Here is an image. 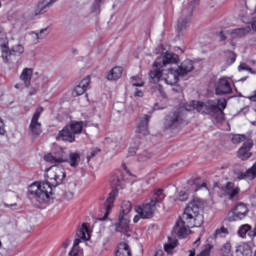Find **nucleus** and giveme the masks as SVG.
<instances>
[{
  "mask_svg": "<svg viewBox=\"0 0 256 256\" xmlns=\"http://www.w3.org/2000/svg\"><path fill=\"white\" fill-rule=\"evenodd\" d=\"M28 135L32 139H35V137H39V135H41V129H29L28 130Z\"/></svg>",
  "mask_w": 256,
  "mask_h": 256,
  "instance_id": "79ce46f5",
  "label": "nucleus"
},
{
  "mask_svg": "<svg viewBox=\"0 0 256 256\" xmlns=\"http://www.w3.org/2000/svg\"><path fill=\"white\" fill-rule=\"evenodd\" d=\"M177 247V241H174L173 243H168L164 245V249L165 251H167V253H169V251H173V249Z\"/></svg>",
  "mask_w": 256,
  "mask_h": 256,
  "instance_id": "a18cd8bd",
  "label": "nucleus"
},
{
  "mask_svg": "<svg viewBox=\"0 0 256 256\" xmlns=\"http://www.w3.org/2000/svg\"><path fill=\"white\" fill-rule=\"evenodd\" d=\"M38 89L36 87H31L29 89V95H37Z\"/></svg>",
  "mask_w": 256,
  "mask_h": 256,
  "instance_id": "603ef678",
  "label": "nucleus"
},
{
  "mask_svg": "<svg viewBox=\"0 0 256 256\" xmlns=\"http://www.w3.org/2000/svg\"><path fill=\"white\" fill-rule=\"evenodd\" d=\"M158 91L159 93H161V95H165V93L163 92V87H161V85H158Z\"/></svg>",
  "mask_w": 256,
  "mask_h": 256,
  "instance_id": "052dcab7",
  "label": "nucleus"
},
{
  "mask_svg": "<svg viewBox=\"0 0 256 256\" xmlns=\"http://www.w3.org/2000/svg\"><path fill=\"white\" fill-rule=\"evenodd\" d=\"M121 75H123V68L114 67L107 74L106 78L108 79V81H117V79H121Z\"/></svg>",
  "mask_w": 256,
  "mask_h": 256,
  "instance_id": "393cba45",
  "label": "nucleus"
},
{
  "mask_svg": "<svg viewBox=\"0 0 256 256\" xmlns=\"http://www.w3.org/2000/svg\"><path fill=\"white\" fill-rule=\"evenodd\" d=\"M188 256H195V249L189 250V255Z\"/></svg>",
  "mask_w": 256,
  "mask_h": 256,
  "instance_id": "0e129e2a",
  "label": "nucleus"
},
{
  "mask_svg": "<svg viewBox=\"0 0 256 256\" xmlns=\"http://www.w3.org/2000/svg\"><path fill=\"white\" fill-rule=\"evenodd\" d=\"M76 238L74 240V248H77L79 246V243H81V239L84 241H89L91 239V235L89 234V228H87V225L83 224L81 228L77 231Z\"/></svg>",
  "mask_w": 256,
  "mask_h": 256,
  "instance_id": "dca6fc26",
  "label": "nucleus"
},
{
  "mask_svg": "<svg viewBox=\"0 0 256 256\" xmlns=\"http://www.w3.org/2000/svg\"><path fill=\"white\" fill-rule=\"evenodd\" d=\"M229 233V231L227 230V228L225 227H221L220 229H217L215 231V237H225V235H227Z\"/></svg>",
  "mask_w": 256,
  "mask_h": 256,
  "instance_id": "a19ab883",
  "label": "nucleus"
},
{
  "mask_svg": "<svg viewBox=\"0 0 256 256\" xmlns=\"http://www.w3.org/2000/svg\"><path fill=\"white\" fill-rule=\"evenodd\" d=\"M238 235L242 237V239H245V237H253L251 232V225L244 224L242 225L238 230Z\"/></svg>",
  "mask_w": 256,
  "mask_h": 256,
  "instance_id": "c85d7f7f",
  "label": "nucleus"
},
{
  "mask_svg": "<svg viewBox=\"0 0 256 256\" xmlns=\"http://www.w3.org/2000/svg\"><path fill=\"white\" fill-rule=\"evenodd\" d=\"M180 77L181 74L177 69L169 68L168 70H163V79L167 85H175Z\"/></svg>",
  "mask_w": 256,
  "mask_h": 256,
  "instance_id": "4468645a",
  "label": "nucleus"
},
{
  "mask_svg": "<svg viewBox=\"0 0 256 256\" xmlns=\"http://www.w3.org/2000/svg\"><path fill=\"white\" fill-rule=\"evenodd\" d=\"M251 149H253V140H248L243 143L242 147L238 150V158L241 161H247V159L251 158Z\"/></svg>",
  "mask_w": 256,
  "mask_h": 256,
  "instance_id": "2eb2a0df",
  "label": "nucleus"
},
{
  "mask_svg": "<svg viewBox=\"0 0 256 256\" xmlns=\"http://www.w3.org/2000/svg\"><path fill=\"white\" fill-rule=\"evenodd\" d=\"M5 133H7L5 129H0V135H5Z\"/></svg>",
  "mask_w": 256,
  "mask_h": 256,
  "instance_id": "338daca9",
  "label": "nucleus"
},
{
  "mask_svg": "<svg viewBox=\"0 0 256 256\" xmlns=\"http://www.w3.org/2000/svg\"><path fill=\"white\" fill-rule=\"evenodd\" d=\"M222 191L230 201H233V199H237L239 197V193H241V188L239 186H236L233 182H227L225 187L222 188Z\"/></svg>",
  "mask_w": 256,
  "mask_h": 256,
  "instance_id": "f8f14e48",
  "label": "nucleus"
},
{
  "mask_svg": "<svg viewBox=\"0 0 256 256\" xmlns=\"http://www.w3.org/2000/svg\"><path fill=\"white\" fill-rule=\"evenodd\" d=\"M101 5H103V0H95L91 6V12L99 15L101 13Z\"/></svg>",
  "mask_w": 256,
  "mask_h": 256,
  "instance_id": "72a5a7b5",
  "label": "nucleus"
},
{
  "mask_svg": "<svg viewBox=\"0 0 256 256\" xmlns=\"http://www.w3.org/2000/svg\"><path fill=\"white\" fill-rule=\"evenodd\" d=\"M0 49L4 63H9L13 57V51L9 49V40H7V37L0 38Z\"/></svg>",
  "mask_w": 256,
  "mask_h": 256,
  "instance_id": "ddd939ff",
  "label": "nucleus"
},
{
  "mask_svg": "<svg viewBox=\"0 0 256 256\" xmlns=\"http://www.w3.org/2000/svg\"><path fill=\"white\" fill-rule=\"evenodd\" d=\"M149 127V116L145 115L137 120L138 129H147Z\"/></svg>",
  "mask_w": 256,
  "mask_h": 256,
  "instance_id": "473e14b6",
  "label": "nucleus"
},
{
  "mask_svg": "<svg viewBox=\"0 0 256 256\" xmlns=\"http://www.w3.org/2000/svg\"><path fill=\"white\" fill-rule=\"evenodd\" d=\"M138 133H143V135H147L148 130L147 129H142V130H139Z\"/></svg>",
  "mask_w": 256,
  "mask_h": 256,
  "instance_id": "e2e57ef3",
  "label": "nucleus"
},
{
  "mask_svg": "<svg viewBox=\"0 0 256 256\" xmlns=\"http://www.w3.org/2000/svg\"><path fill=\"white\" fill-rule=\"evenodd\" d=\"M31 79H33V69L24 68L20 74V81H23L25 87H31Z\"/></svg>",
  "mask_w": 256,
  "mask_h": 256,
  "instance_id": "4be33fe9",
  "label": "nucleus"
},
{
  "mask_svg": "<svg viewBox=\"0 0 256 256\" xmlns=\"http://www.w3.org/2000/svg\"><path fill=\"white\" fill-rule=\"evenodd\" d=\"M226 57V65L229 67L230 65H233L235 61L237 60V54L235 52L228 50L225 52Z\"/></svg>",
  "mask_w": 256,
  "mask_h": 256,
  "instance_id": "2f4dec72",
  "label": "nucleus"
},
{
  "mask_svg": "<svg viewBox=\"0 0 256 256\" xmlns=\"http://www.w3.org/2000/svg\"><path fill=\"white\" fill-rule=\"evenodd\" d=\"M251 101H256V90L254 91V95L250 96Z\"/></svg>",
  "mask_w": 256,
  "mask_h": 256,
  "instance_id": "680f3d73",
  "label": "nucleus"
},
{
  "mask_svg": "<svg viewBox=\"0 0 256 256\" xmlns=\"http://www.w3.org/2000/svg\"><path fill=\"white\" fill-rule=\"evenodd\" d=\"M122 212L119 215V221L114 224L115 231L122 233L126 237H131V228L129 227V219L125 218V215L131 213L133 206L129 201L122 202Z\"/></svg>",
  "mask_w": 256,
  "mask_h": 256,
  "instance_id": "39448f33",
  "label": "nucleus"
},
{
  "mask_svg": "<svg viewBox=\"0 0 256 256\" xmlns=\"http://www.w3.org/2000/svg\"><path fill=\"white\" fill-rule=\"evenodd\" d=\"M227 107V100L219 99L217 103L214 101H192L190 104L181 105L172 114L166 116L164 125L166 128L179 127L185 123V117L190 111H198V113H204L206 115H212L216 119H223V110Z\"/></svg>",
  "mask_w": 256,
  "mask_h": 256,
  "instance_id": "f257e3e1",
  "label": "nucleus"
},
{
  "mask_svg": "<svg viewBox=\"0 0 256 256\" xmlns=\"http://www.w3.org/2000/svg\"><path fill=\"white\" fill-rule=\"evenodd\" d=\"M0 129H5V122L0 118Z\"/></svg>",
  "mask_w": 256,
  "mask_h": 256,
  "instance_id": "13d9d810",
  "label": "nucleus"
},
{
  "mask_svg": "<svg viewBox=\"0 0 256 256\" xmlns=\"http://www.w3.org/2000/svg\"><path fill=\"white\" fill-rule=\"evenodd\" d=\"M29 37H30L31 43H33L34 45H37V43L41 41V39L39 38V34L37 32H30Z\"/></svg>",
  "mask_w": 256,
  "mask_h": 256,
  "instance_id": "58836bf2",
  "label": "nucleus"
},
{
  "mask_svg": "<svg viewBox=\"0 0 256 256\" xmlns=\"http://www.w3.org/2000/svg\"><path fill=\"white\" fill-rule=\"evenodd\" d=\"M98 153H101V149L91 148L90 154L87 155V161H91V159H93V157H96Z\"/></svg>",
  "mask_w": 256,
  "mask_h": 256,
  "instance_id": "ea45409f",
  "label": "nucleus"
},
{
  "mask_svg": "<svg viewBox=\"0 0 256 256\" xmlns=\"http://www.w3.org/2000/svg\"><path fill=\"white\" fill-rule=\"evenodd\" d=\"M236 253L239 256H251L252 252H251V248L249 247V245H240L238 246Z\"/></svg>",
  "mask_w": 256,
  "mask_h": 256,
  "instance_id": "7c9ffc66",
  "label": "nucleus"
},
{
  "mask_svg": "<svg viewBox=\"0 0 256 256\" xmlns=\"http://www.w3.org/2000/svg\"><path fill=\"white\" fill-rule=\"evenodd\" d=\"M246 17H251L256 13V0H245Z\"/></svg>",
  "mask_w": 256,
  "mask_h": 256,
  "instance_id": "cd10ccee",
  "label": "nucleus"
},
{
  "mask_svg": "<svg viewBox=\"0 0 256 256\" xmlns=\"http://www.w3.org/2000/svg\"><path fill=\"white\" fill-rule=\"evenodd\" d=\"M135 97H143V91L141 90H136L134 93Z\"/></svg>",
  "mask_w": 256,
  "mask_h": 256,
  "instance_id": "5fc2aeb1",
  "label": "nucleus"
},
{
  "mask_svg": "<svg viewBox=\"0 0 256 256\" xmlns=\"http://www.w3.org/2000/svg\"><path fill=\"white\" fill-rule=\"evenodd\" d=\"M139 161H147V159H151V153L144 151L142 154L139 156Z\"/></svg>",
  "mask_w": 256,
  "mask_h": 256,
  "instance_id": "de8ad7c7",
  "label": "nucleus"
},
{
  "mask_svg": "<svg viewBox=\"0 0 256 256\" xmlns=\"http://www.w3.org/2000/svg\"><path fill=\"white\" fill-rule=\"evenodd\" d=\"M203 225V214H201V201L194 200L185 208L182 217L176 222L173 233L180 239H185L191 233L193 227Z\"/></svg>",
  "mask_w": 256,
  "mask_h": 256,
  "instance_id": "7ed1b4c3",
  "label": "nucleus"
},
{
  "mask_svg": "<svg viewBox=\"0 0 256 256\" xmlns=\"http://www.w3.org/2000/svg\"><path fill=\"white\" fill-rule=\"evenodd\" d=\"M73 195H74L73 191H66L64 194V198L69 201V199H71Z\"/></svg>",
  "mask_w": 256,
  "mask_h": 256,
  "instance_id": "3c124183",
  "label": "nucleus"
},
{
  "mask_svg": "<svg viewBox=\"0 0 256 256\" xmlns=\"http://www.w3.org/2000/svg\"><path fill=\"white\" fill-rule=\"evenodd\" d=\"M66 163H69L70 167H79V163H81V154H79V152H70Z\"/></svg>",
  "mask_w": 256,
  "mask_h": 256,
  "instance_id": "b1692460",
  "label": "nucleus"
},
{
  "mask_svg": "<svg viewBox=\"0 0 256 256\" xmlns=\"http://www.w3.org/2000/svg\"><path fill=\"white\" fill-rule=\"evenodd\" d=\"M132 85H133V87H143V85H145V82H143V80H141V77L133 76L132 77Z\"/></svg>",
  "mask_w": 256,
  "mask_h": 256,
  "instance_id": "4c0bfd02",
  "label": "nucleus"
},
{
  "mask_svg": "<svg viewBox=\"0 0 256 256\" xmlns=\"http://www.w3.org/2000/svg\"><path fill=\"white\" fill-rule=\"evenodd\" d=\"M149 75L151 83H159V81H161V77H163V71L156 69L151 71Z\"/></svg>",
  "mask_w": 256,
  "mask_h": 256,
  "instance_id": "c756f323",
  "label": "nucleus"
},
{
  "mask_svg": "<svg viewBox=\"0 0 256 256\" xmlns=\"http://www.w3.org/2000/svg\"><path fill=\"white\" fill-rule=\"evenodd\" d=\"M187 199H189V194H187L185 191H180L178 200L179 201H187Z\"/></svg>",
  "mask_w": 256,
  "mask_h": 256,
  "instance_id": "09e8293b",
  "label": "nucleus"
},
{
  "mask_svg": "<svg viewBox=\"0 0 256 256\" xmlns=\"http://www.w3.org/2000/svg\"><path fill=\"white\" fill-rule=\"evenodd\" d=\"M84 127H99V125L83 121H72L70 123V129H83Z\"/></svg>",
  "mask_w": 256,
  "mask_h": 256,
  "instance_id": "bb28decb",
  "label": "nucleus"
},
{
  "mask_svg": "<svg viewBox=\"0 0 256 256\" xmlns=\"http://www.w3.org/2000/svg\"><path fill=\"white\" fill-rule=\"evenodd\" d=\"M69 245H70L69 240H66L65 242H63L62 247H63V249H67V247H69Z\"/></svg>",
  "mask_w": 256,
  "mask_h": 256,
  "instance_id": "6e6d98bb",
  "label": "nucleus"
},
{
  "mask_svg": "<svg viewBox=\"0 0 256 256\" xmlns=\"http://www.w3.org/2000/svg\"><path fill=\"white\" fill-rule=\"evenodd\" d=\"M43 107H38L32 117V121L30 124V129H41V123H39V117H41V113H43Z\"/></svg>",
  "mask_w": 256,
  "mask_h": 256,
  "instance_id": "5701e85b",
  "label": "nucleus"
},
{
  "mask_svg": "<svg viewBox=\"0 0 256 256\" xmlns=\"http://www.w3.org/2000/svg\"><path fill=\"white\" fill-rule=\"evenodd\" d=\"M57 3V0H42L38 3L37 8L34 11V15H43L49 11L50 7H53V4Z\"/></svg>",
  "mask_w": 256,
  "mask_h": 256,
  "instance_id": "f3484780",
  "label": "nucleus"
},
{
  "mask_svg": "<svg viewBox=\"0 0 256 256\" xmlns=\"http://www.w3.org/2000/svg\"><path fill=\"white\" fill-rule=\"evenodd\" d=\"M199 3V0H192L189 4L188 8H184L181 12L180 17L177 21V33H183L189 27V23H191V17L193 16V9H195V5Z\"/></svg>",
  "mask_w": 256,
  "mask_h": 256,
  "instance_id": "423d86ee",
  "label": "nucleus"
},
{
  "mask_svg": "<svg viewBox=\"0 0 256 256\" xmlns=\"http://www.w3.org/2000/svg\"><path fill=\"white\" fill-rule=\"evenodd\" d=\"M210 253H211V245L208 244L197 256H209Z\"/></svg>",
  "mask_w": 256,
  "mask_h": 256,
  "instance_id": "c03bdc74",
  "label": "nucleus"
},
{
  "mask_svg": "<svg viewBox=\"0 0 256 256\" xmlns=\"http://www.w3.org/2000/svg\"><path fill=\"white\" fill-rule=\"evenodd\" d=\"M247 137L245 135L241 134H234L232 135L231 141L234 143V145H238V143H243Z\"/></svg>",
  "mask_w": 256,
  "mask_h": 256,
  "instance_id": "e433bc0d",
  "label": "nucleus"
},
{
  "mask_svg": "<svg viewBox=\"0 0 256 256\" xmlns=\"http://www.w3.org/2000/svg\"><path fill=\"white\" fill-rule=\"evenodd\" d=\"M163 199H165L163 189H158L154 191L150 203L143 204L142 206H137L135 208V211L136 213H138V215H140L141 219H151V217H153V213L155 212V207L157 206V203H162Z\"/></svg>",
  "mask_w": 256,
  "mask_h": 256,
  "instance_id": "20e7f679",
  "label": "nucleus"
},
{
  "mask_svg": "<svg viewBox=\"0 0 256 256\" xmlns=\"http://www.w3.org/2000/svg\"><path fill=\"white\" fill-rule=\"evenodd\" d=\"M69 256H79V250L73 247L72 250L69 252Z\"/></svg>",
  "mask_w": 256,
  "mask_h": 256,
  "instance_id": "8fccbe9b",
  "label": "nucleus"
},
{
  "mask_svg": "<svg viewBox=\"0 0 256 256\" xmlns=\"http://www.w3.org/2000/svg\"><path fill=\"white\" fill-rule=\"evenodd\" d=\"M221 255L233 256V253L231 252V243L227 242L221 247Z\"/></svg>",
  "mask_w": 256,
  "mask_h": 256,
  "instance_id": "f704fd0d",
  "label": "nucleus"
},
{
  "mask_svg": "<svg viewBox=\"0 0 256 256\" xmlns=\"http://www.w3.org/2000/svg\"><path fill=\"white\" fill-rule=\"evenodd\" d=\"M91 83V77L86 76L84 79L81 80L79 85H77L73 91L74 97H79V95H83L89 89V84Z\"/></svg>",
  "mask_w": 256,
  "mask_h": 256,
  "instance_id": "a211bd4d",
  "label": "nucleus"
},
{
  "mask_svg": "<svg viewBox=\"0 0 256 256\" xmlns=\"http://www.w3.org/2000/svg\"><path fill=\"white\" fill-rule=\"evenodd\" d=\"M52 153H49L44 156L45 161L48 163H66L67 154H65V149L61 146L53 144Z\"/></svg>",
  "mask_w": 256,
  "mask_h": 256,
  "instance_id": "0eeeda50",
  "label": "nucleus"
},
{
  "mask_svg": "<svg viewBox=\"0 0 256 256\" xmlns=\"http://www.w3.org/2000/svg\"><path fill=\"white\" fill-rule=\"evenodd\" d=\"M79 133H83V129L69 130L62 129L58 136L56 137L57 141H69V143H73L75 141V135H79Z\"/></svg>",
  "mask_w": 256,
  "mask_h": 256,
  "instance_id": "9b49d317",
  "label": "nucleus"
},
{
  "mask_svg": "<svg viewBox=\"0 0 256 256\" xmlns=\"http://www.w3.org/2000/svg\"><path fill=\"white\" fill-rule=\"evenodd\" d=\"M251 233H252V237H255V235H256V226L254 227V231H251Z\"/></svg>",
  "mask_w": 256,
  "mask_h": 256,
  "instance_id": "774afa93",
  "label": "nucleus"
},
{
  "mask_svg": "<svg viewBox=\"0 0 256 256\" xmlns=\"http://www.w3.org/2000/svg\"><path fill=\"white\" fill-rule=\"evenodd\" d=\"M115 256H131V249H129V244L122 242L118 245V249Z\"/></svg>",
  "mask_w": 256,
  "mask_h": 256,
  "instance_id": "a878e982",
  "label": "nucleus"
},
{
  "mask_svg": "<svg viewBox=\"0 0 256 256\" xmlns=\"http://www.w3.org/2000/svg\"><path fill=\"white\" fill-rule=\"evenodd\" d=\"M177 61H179V56L177 54L167 52L162 54V56L154 62L153 67H165V65L177 63Z\"/></svg>",
  "mask_w": 256,
  "mask_h": 256,
  "instance_id": "1a4fd4ad",
  "label": "nucleus"
},
{
  "mask_svg": "<svg viewBox=\"0 0 256 256\" xmlns=\"http://www.w3.org/2000/svg\"><path fill=\"white\" fill-rule=\"evenodd\" d=\"M232 213L235 217V220L244 219V217H247V213H249V209L247 208V205H245L243 203H238L233 208Z\"/></svg>",
  "mask_w": 256,
  "mask_h": 256,
  "instance_id": "aec40b11",
  "label": "nucleus"
},
{
  "mask_svg": "<svg viewBox=\"0 0 256 256\" xmlns=\"http://www.w3.org/2000/svg\"><path fill=\"white\" fill-rule=\"evenodd\" d=\"M220 41H225L227 39V36H225V33L223 31L219 32Z\"/></svg>",
  "mask_w": 256,
  "mask_h": 256,
  "instance_id": "864d4df0",
  "label": "nucleus"
},
{
  "mask_svg": "<svg viewBox=\"0 0 256 256\" xmlns=\"http://www.w3.org/2000/svg\"><path fill=\"white\" fill-rule=\"evenodd\" d=\"M215 93L216 95H230V93H233L231 82H229L227 77L223 76L219 78L215 84Z\"/></svg>",
  "mask_w": 256,
  "mask_h": 256,
  "instance_id": "6e6552de",
  "label": "nucleus"
},
{
  "mask_svg": "<svg viewBox=\"0 0 256 256\" xmlns=\"http://www.w3.org/2000/svg\"><path fill=\"white\" fill-rule=\"evenodd\" d=\"M251 31H256V18H253L251 26H246L245 28H237L233 30L232 34L236 35V37H245V35H249Z\"/></svg>",
  "mask_w": 256,
  "mask_h": 256,
  "instance_id": "6ab92c4d",
  "label": "nucleus"
},
{
  "mask_svg": "<svg viewBox=\"0 0 256 256\" xmlns=\"http://www.w3.org/2000/svg\"><path fill=\"white\" fill-rule=\"evenodd\" d=\"M5 207H17V203H14V204H5Z\"/></svg>",
  "mask_w": 256,
  "mask_h": 256,
  "instance_id": "69168bd1",
  "label": "nucleus"
},
{
  "mask_svg": "<svg viewBox=\"0 0 256 256\" xmlns=\"http://www.w3.org/2000/svg\"><path fill=\"white\" fill-rule=\"evenodd\" d=\"M194 245L196 247H198L199 245H201V238H198L195 242H194Z\"/></svg>",
  "mask_w": 256,
  "mask_h": 256,
  "instance_id": "bf43d9fd",
  "label": "nucleus"
},
{
  "mask_svg": "<svg viewBox=\"0 0 256 256\" xmlns=\"http://www.w3.org/2000/svg\"><path fill=\"white\" fill-rule=\"evenodd\" d=\"M117 195H119V191H117V189H114L109 193V196L106 199V202L104 204V209H105L104 217L98 218V221H105L107 217H109V215L111 214V210L113 209L115 199H117Z\"/></svg>",
  "mask_w": 256,
  "mask_h": 256,
  "instance_id": "9d476101",
  "label": "nucleus"
},
{
  "mask_svg": "<svg viewBox=\"0 0 256 256\" xmlns=\"http://www.w3.org/2000/svg\"><path fill=\"white\" fill-rule=\"evenodd\" d=\"M195 69L193 66V61L191 60H184L181 65L177 68L178 72L180 73V77H185L188 73H191Z\"/></svg>",
  "mask_w": 256,
  "mask_h": 256,
  "instance_id": "412c9836",
  "label": "nucleus"
},
{
  "mask_svg": "<svg viewBox=\"0 0 256 256\" xmlns=\"http://www.w3.org/2000/svg\"><path fill=\"white\" fill-rule=\"evenodd\" d=\"M65 177V169L63 167L52 166L48 175V182L31 184L28 189V197L34 207L43 209V206L49 203V199L53 195V187L61 185Z\"/></svg>",
  "mask_w": 256,
  "mask_h": 256,
  "instance_id": "f03ea898",
  "label": "nucleus"
},
{
  "mask_svg": "<svg viewBox=\"0 0 256 256\" xmlns=\"http://www.w3.org/2000/svg\"><path fill=\"white\" fill-rule=\"evenodd\" d=\"M139 219H141V214L136 215V216L134 217V219H133V222H134V223H139Z\"/></svg>",
  "mask_w": 256,
  "mask_h": 256,
  "instance_id": "4d7b16f0",
  "label": "nucleus"
},
{
  "mask_svg": "<svg viewBox=\"0 0 256 256\" xmlns=\"http://www.w3.org/2000/svg\"><path fill=\"white\" fill-rule=\"evenodd\" d=\"M238 71H249L250 73H255V72H253V69H251V67H248V65L245 63H241L238 66Z\"/></svg>",
  "mask_w": 256,
  "mask_h": 256,
  "instance_id": "49530a36",
  "label": "nucleus"
},
{
  "mask_svg": "<svg viewBox=\"0 0 256 256\" xmlns=\"http://www.w3.org/2000/svg\"><path fill=\"white\" fill-rule=\"evenodd\" d=\"M12 54L13 55H23L25 53V47H23V45L21 44H16L14 46H12Z\"/></svg>",
  "mask_w": 256,
  "mask_h": 256,
  "instance_id": "c9c22d12",
  "label": "nucleus"
},
{
  "mask_svg": "<svg viewBox=\"0 0 256 256\" xmlns=\"http://www.w3.org/2000/svg\"><path fill=\"white\" fill-rule=\"evenodd\" d=\"M37 33H38V37L41 41V40L45 39V37H47V35H49V28H43Z\"/></svg>",
  "mask_w": 256,
  "mask_h": 256,
  "instance_id": "37998d69",
  "label": "nucleus"
}]
</instances>
